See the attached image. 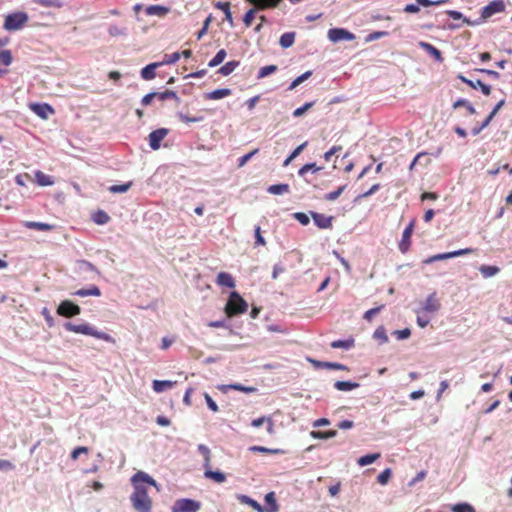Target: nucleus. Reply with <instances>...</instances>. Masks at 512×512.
<instances>
[{
    "mask_svg": "<svg viewBox=\"0 0 512 512\" xmlns=\"http://www.w3.org/2000/svg\"><path fill=\"white\" fill-rule=\"evenodd\" d=\"M133 493L131 494L132 507L136 512H151L152 500L147 494L149 486L157 487L155 479L148 474L138 471L131 477Z\"/></svg>",
    "mask_w": 512,
    "mask_h": 512,
    "instance_id": "nucleus-1",
    "label": "nucleus"
},
{
    "mask_svg": "<svg viewBox=\"0 0 512 512\" xmlns=\"http://www.w3.org/2000/svg\"><path fill=\"white\" fill-rule=\"evenodd\" d=\"M74 272L83 280L93 281L100 276V271L91 262L79 259L74 263Z\"/></svg>",
    "mask_w": 512,
    "mask_h": 512,
    "instance_id": "nucleus-2",
    "label": "nucleus"
},
{
    "mask_svg": "<svg viewBox=\"0 0 512 512\" xmlns=\"http://www.w3.org/2000/svg\"><path fill=\"white\" fill-rule=\"evenodd\" d=\"M64 327H66V330H68V331L80 333L82 335H90L92 337H95L96 339H101L106 342H113V338H111L109 334L104 333V332H99V331L95 330L94 328L88 326L87 323H81V324L76 325L71 322H67L66 325H64Z\"/></svg>",
    "mask_w": 512,
    "mask_h": 512,
    "instance_id": "nucleus-3",
    "label": "nucleus"
},
{
    "mask_svg": "<svg viewBox=\"0 0 512 512\" xmlns=\"http://www.w3.org/2000/svg\"><path fill=\"white\" fill-rule=\"evenodd\" d=\"M248 308L247 302L241 297V295L233 291L230 293L228 301L225 306V311L229 317L236 316L245 312Z\"/></svg>",
    "mask_w": 512,
    "mask_h": 512,
    "instance_id": "nucleus-4",
    "label": "nucleus"
},
{
    "mask_svg": "<svg viewBox=\"0 0 512 512\" xmlns=\"http://www.w3.org/2000/svg\"><path fill=\"white\" fill-rule=\"evenodd\" d=\"M29 20L26 12L17 11L6 15L3 28L7 31H17L22 29Z\"/></svg>",
    "mask_w": 512,
    "mask_h": 512,
    "instance_id": "nucleus-5",
    "label": "nucleus"
},
{
    "mask_svg": "<svg viewBox=\"0 0 512 512\" xmlns=\"http://www.w3.org/2000/svg\"><path fill=\"white\" fill-rule=\"evenodd\" d=\"M201 509V503L189 498H182L175 501L172 512H198Z\"/></svg>",
    "mask_w": 512,
    "mask_h": 512,
    "instance_id": "nucleus-6",
    "label": "nucleus"
},
{
    "mask_svg": "<svg viewBox=\"0 0 512 512\" xmlns=\"http://www.w3.org/2000/svg\"><path fill=\"white\" fill-rule=\"evenodd\" d=\"M472 252H474V249H472V248H464V249H459V250L452 251V252L440 253V254H436V255H433V256H430V257L424 259L423 263L424 264H431V263H434L436 261L447 260V259H451V258H454V257L470 254Z\"/></svg>",
    "mask_w": 512,
    "mask_h": 512,
    "instance_id": "nucleus-7",
    "label": "nucleus"
},
{
    "mask_svg": "<svg viewBox=\"0 0 512 512\" xmlns=\"http://www.w3.org/2000/svg\"><path fill=\"white\" fill-rule=\"evenodd\" d=\"M328 39L333 43L352 41L355 35L344 28H331L328 30Z\"/></svg>",
    "mask_w": 512,
    "mask_h": 512,
    "instance_id": "nucleus-8",
    "label": "nucleus"
},
{
    "mask_svg": "<svg viewBox=\"0 0 512 512\" xmlns=\"http://www.w3.org/2000/svg\"><path fill=\"white\" fill-rule=\"evenodd\" d=\"M504 10L505 4L503 0H493L481 9V18L486 20L497 13L503 12Z\"/></svg>",
    "mask_w": 512,
    "mask_h": 512,
    "instance_id": "nucleus-9",
    "label": "nucleus"
},
{
    "mask_svg": "<svg viewBox=\"0 0 512 512\" xmlns=\"http://www.w3.org/2000/svg\"><path fill=\"white\" fill-rule=\"evenodd\" d=\"M29 108L33 113L44 120L48 119L51 115L54 114L53 107L47 103H30Z\"/></svg>",
    "mask_w": 512,
    "mask_h": 512,
    "instance_id": "nucleus-10",
    "label": "nucleus"
},
{
    "mask_svg": "<svg viewBox=\"0 0 512 512\" xmlns=\"http://www.w3.org/2000/svg\"><path fill=\"white\" fill-rule=\"evenodd\" d=\"M57 312L60 316L70 318L78 315L80 313V308L72 301L65 300L60 303L57 308Z\"/></svg>",
    "mask_w": 512,
    "mask_h": 512,
    "instance_id": "nucleus-11",
    "label": "nucleus"
},
{
    "mask_svg": "<svg viewBox=\"0 0 512 512\" xmlns=\"http://www.w3.org/2000/svg\"><path fill=\"white\" fill-rule=\"evenodd\" d=\"M169 130L167 128H159L153 130L148 135L149 146L152 150H158L161 145V141L168 135Z\"/></svg>",
    "mask_w": 512,
    "mask_h": 512,
    "instance_id": "nucleus-12",
    "label": "nucleus"
},
{
    "mask_svg": "<svg viewBox=\"0 0 512 512\" xmlns=\"http://www.w3.org/2000/svg\"><path fill=\"white\" fill-rule=\"evenodd\" d=\"M414 229V221H411L402 233L401 241L399 242V250L406 253L411 245V236Z\"/></svg>",
    "mask_w": 512,
    "mask_h": 512,
    "instance_id": "nucleus-13",
    "label": "nucleus"
},
{
    "mask_svg": "<svg viewBox=\"0 0 512 512\" xmlns=\"http://www.w3.org/2000/svg\"><path fill=\"white\" fill-rule=\"evenodd\" d=\"M314 224L320 229H330L332 227V216H325L318 212H311Z\"/></svg>",
    "mask_w": 512,
    "mask_h": 512,
    "instance_id": "nucleus-14",
    "label": "nucleus"
},
{
    "mask_svg": "<svg viewBox=\"0 0 512 512\" xmlns=\"http://www.w3.org/2000/svg\"><path fill=\"white\" fill-rule=\"evenodd\" d=\"M462 82L468 84L473 89H481L482 93L486 96H488L491 93V87L485 83H483L481 80H470L465 78L464 76H459Z\"/></svg>",
    "mask_w": 512,
    "mask_h": 512,
    "instance_id": "nucleus-15",
    "label": "nucleus"
},
{
    "mask_svg": "<svg viewBox=\"0 0 512 512\" xmlns=\"http://www.w3.org/2000/svg\"><path fill=\"white\" fill-rule=\"evenodd\" d=\"M309 362L312 363L313 366L316 368H327L332 370L347 371V366L342 363L321 362L314 359H309Z\"/></svg>",
    "mask_w": 512,
    "mask_h": 512,
    "instance_id": "nucleus-16",
    "label": "nucleus"
},
{
    "mask_svg": "<svg viewBox=\"0 0 512 512\" xmlns=\"http://www.w3.org/2000/svg\"><path fill=\"white\" fill-rule=\"evenodd\" d=\"M249 3L256 5L259 10L274 9L278 7L282 0H247Z\"/></svg>",
    "mask_w": 512,
    "mask_h": 512,
    "instance_id": "nucleus-17",
    "label": "nucleus"
},
{
    "mask_svg": "<svg viewBox=\"0 0 512 512\" xmlns=\"http://www.w3.org/2000/svg\"><path fill=\"white\" fill-rule=\"evenodd\" d=\"M216 283L219 286L228 287V288H234L235 287V280L232 277L231 274L227 272H220L217 275Z\"/></svg>",
    "mask_w": 512,
    "mask_h": 512,
    "instance_id": "nucleus-18",
    "label": "nucleus"
},
{
    "mask_svg": "<svg viewBox=\"0 0 512 512\" xmlns=\"http://www.w3.org/2000/svg\"><path fill=\"white\" fill-rule=\"evenodd\" d=\"M205 469V477L216 482L217 484L224 483L226 480V476L224 473L220 471H212L211 470V464H208L207 468Z\"/></svg>",
    "mask_w": 512,
    "mask_h": 512,
    "instance_id": "nucleus-19",
    "label": "nucleus"
},
{
    "mask_svg": "<svg viewBox=\"0 0 512 512\" xmlns=\"http://www.w3.org/2000/svg\"><path fill=\"white\" fill-rule=\"evenodd\" d=\"M73 294L75 296H79V297H88V296L99 297L101 295V291L97 286L91 285L88 288L78 289Z\"/></svg>",
    "mask_w": 512,
    "mask_h": 512,
    "instance_id": "nucleus-20",
    "label": "nucleus"
},
{
    "mask_svg": "<svg viewBox=\"0 0 512 512\" xmlns=\"http://www.w3.org/2000/svg\"><path fill=\"white\" fill-rule=\"evenodd\" d=\"M23 226L27 229L38 231H51L54 228L51 224L36 221H24Z\"/></svg>",
    "mask_w": 512,
    "mask_h": 512,
    "instance_id": "nucleus-21",
    "label": "nucleus"
},
{
    "mask_svg": "<svg viewBox=\"0 0 512 512\" xmlns=\"http://www.w3.org/2000/svg\"><path fill=\"white\" fill-rule=\"evenodd\" d=\"M35 181L39 186L43 187L52 186L55 183L52 176L47 175L40 170L35 172Z\"/></svg>",
    "mask_w": 512,
    "mask_h": 512,
    "instance_id": "nucleus-22",
    "label": "nucleus"
},
{
    "mask_svg": "<svg viewBox=\"0 0 512 512\" xmlns=\"http://www.w3.org/2000/svg\"><path fill=\"white\" fill-rule=\"evenodd\" d=\"M419 46L425 50L430 56H432L436 61H442V54L439 49L427 42H420Z\"/></svg>",
    "mask_w": 512,
    "mask_h": 512,
    "instance_id": "nucleus-23",
    "label": "nucleus"
},
{
    "mask_svg": "<svg viewBox=\"0 0 512 512\" xmlns=\"http://www.w3.org/2000/svg\"><path fill=\"white\" fill-rule=\"evenodd\" d=\"M160 65H162V63H151V64L146 65L144 68H142V70L140 72L141 77L144 80L154 79L156 76L155 70Z\"/></svg>",
    "mask_w": 512,
    "mask_h": 512,
    "instance_id": "nucleus-24",
    "label": "nucleus"
},
{
    "mask_svg": "<svg viewBox=\"0 0 512 512\" xmlns=\"http://www.w3.org/2000/svg\"><path fill=\"white\" fill-rule=\"evenodd\" d=\"M169 12V8L161 5H151L146 7L145 13L148 16H159L162 17Z\"/></svg>",
    "mask_w": 512,
    "mask_h": 512,
    "instance_id": "nucleus-25",
    "label": "nucleus"
},
{
    "mask_svg": "<svg viewBox=\"0 0 512 512\" xmlns=\"http://www.w3.org/2000/svg\"><path fill=\"white\" fill-rule=\"evenodd\" d=\"M231 94V90L228 88L216 89L214 91L205 94V99L208 100H219L225 98Z\"/></svg>",
    "mask_w": 512,
    "mask_h": 512,
    "instance_id": "nucleus-26",
    "label": "nucleus"
},
{
    "mask_svg": "<svg viewBox=\"0 0 512 512\" xmlns=\"http://www.w3.org/2000/svg\"><path fill=\"white\" fill-rule=\"evenodd\" d=\"M174 385H175L174 381H160V380L152 381V389H154V391L156 393H162L166 389L173 388Z\"/></svg>",
    "mask_w": 512,
    "mask_h": 512,
    "instance_id": "nucleus-27",
    "label": "nucleus"
},
{
    "mask_svg": "<svg viewBox=\"0 0 512 512\" xmlns=\"http://www.w3.org/2000/svg\"><path fill=\"white\" fill-rule=\"evenodd\" d=\"M355 345V340L353 338H348L345 340H336L331 342L332 349H345L348 350Z\"/></svg>",
    "mask_w": 512,
    "mask_h": 512,
    "instance_id": "nucleus-28",
    "label": "nucleus"
},
{
    "mask_svg": "<svg viewBox=\"0 0 512 512\" xmlns=\"http://www.w3.org/2000/svg\"><path fill=\"white\" fill-rule=\"evenodd\" d=\"M333 387H335L338 391H351L352 389H356L359 387V383L351 382V381H337L335 384H333Z\"/></svg>",
    "mask_w": 512,
    "mask_h": 512,
    "instance_id": "nucleus-29",
    "label": "nucleus"
},
{
    "mask_svg": "<svg viewBox=\"0 0 512 512\" xmlns=\"http://www.w3.org/2000/svg\"><path fill=\"white\" fill-rule=\"evenodd\" d=\"M336 430H328V431H312L310 432V437L319 440H327L336 437Z\"/></svg>",
    "mask_w": 512,
    "mask_h": 512,
    "instance_id": "nucleus-30",
    "label": "nucleus"
},
{
    "mask_svg": "<svg viewBox=\"0 0 512 512\" xmlns=\"http://www.w3.org/2000/svg\"><path fill=\"white\" fill-rule=\"evenodd\" d=\"M295 35V32L283 33L279 40L280 46L285 49L291 47L295 41Z\"/></svg>",
    "mask_w": 512,
    "mask_h": 512,
    "instance_id": "nucleus-31",
    "label": "nucleus"
},
{
    "mask_svg": "<svg viewBox=\"0 0 512 512\" xmlns=\"http://www.w3.org/2000/svg\"><path fill=\"white\" fill-rule=\"evenodd\" d=\"M439 308L438 300L436 299L434 294H431L427 297L423 304V310L427 312L436 311Z\"/></svg>",
    "mask_w": 512,
    "mask_h": 512,
    "instance_id": "nucleus-32",
    "label": "nucleus"
},
{
    "mask_svg": "<svg viewBox=\"0 0 512 512\" xmlns=\"http://www.w3.org/2000/svg\"><path fill=\"white\" fill-rule=\"evenodd\" d=\"M479 271L484 278H490L497 275L500 269L497 266L481 265Z\"/></svg>",
    "mask_w": 512,
    "mask_h": 512,
    "instance_id": "nucleus-33",
    "label": "nucleus"
},
{
    "mask_svg": "<svg viewBox=\"0 0 512 512\" xmlns=\"http://www.w3.org/2000/svg\"><path fill=\"white\" fill-rule=\"evenodd\" d=\"M290 191V187L288 184H274L270 185L267 188V192L273 195H281L284 193H288Z\"/></svg>",
    "mask_w": 512,
    "mask_h": 512,
    "instance_id": "nucleus-34",
    "label": "nucleus"
},
{
    "mask_svg": "<svg viewBox=\"0 0 512 512\" xmlns=\"http://www.w3.org/2000/svg\"><path fill=\"white\" fill-rule=\"evenodd\" d=\"M215 7L222 11V14H225V20L230 24L233 23L232 14L230 11V3L229 2H217Z\"/></svg>",
    "mask_w": 512,
    "mask_h": 512,
    "instance_id": "nucleus-35",
    "label": "nucleus"
},
{
    "mask_svg": "<svg viewBox=\"0 0 512 512\" xmlns=\"http://www.w3.org/2000/svg\"><path fill=\"white\" fill-rule=\"evenodd\" d=\"M197 449L203 457V468H207V466L211 463V451L206 445L203 444L198 445Z\"/></svg>",
    "mask_w": 512,
    "mask_h": 512,
    "instance_id": "nucleus-36",
    "label": "nucleus"
},
{
    "mask_svg": "<svg viewBox=\"0 0 512 512\" xmlns=\"http://www.w3.org/2000/svg\"><path fill=\"white\" fill-rule=\"evenodd\" d=\"M239 66L238 61H229L220 67L218 72L223 76L230 75Z\"/></svg>",
    "mask_w": 512,
    "mask_h": 512,
    "instance_id": "nucleus-37",
    "label": "nucleus"
},
{
    "mask_svg": "<svg viewBox=\"0 0 512 512\" xmlns=\"http://www.w3.org/2000/svg\"><path fill=\"white\" fill-rule=\"evenodd\" d=\"M156 98L159 100V101H165V100H168V99H173L175 100L177 103L180 102V98L178 97V95L176 94V92L172 91V90H166L164 92H156Z\"/></svg>",
    "mask_w": 512,
    "mask_h": 512,
    "instance_id": "nucleus-38",
    "label": "nucleus"
},
{
    "mask_svg": "<svg viewBox=\"0 0 512 512\" xmlns=\"http://www.w3.org/2000/svg\"><path fill=\"white\" fill-rule=\"evenodd\" d=\"M462 106H466L468 114L473 115L476 113L474 106L466 99L460 98L453 103V108L457 109Z\"/></svg>",
    "mask_w": 512,
    "mask_h": 512,
    "instance_id": "nucleus-39",
    "label": "nucleus"
},
{
    "mask_svg": "<svg viewBox=\"0 0 512 512\" xmlns=\"http://www.w3.org/2000/svg\"><path fill=\"white\" fill-rule=\"evenodd\" d=\"M226 55H227V53H226L225 49H220L216 53V55L209 61L208 66L210 68H213V67L220 65L224 61Z\"/></svg>",
    "mask_w": 512,
    "mask_h": 512,
    "instance_id": "nucleus-40",
    "label": "nucleus"
},
{
    "mask_svg": "<svg viewBox=\"0 0 512 512\" xmlns=\"http://www.w3.org/2000/svg\"><path fill=\"white\" fill-rule=\"evenodd\" d=\"M379 458H380V454L379 453L367 454V455H364L363 457H360L358 459V465H360L362 467L363 466H367V465L372 464L373 462H375Z\"/></svg>",
    "mask_w": 512,
    "mask_h": 512,
    "instance_id": "nucleus-41",
    "label": "nucleus"
},
{
    "mask_svg": "<svg viewBox=\"0 0 512 512\" xmlns=\"http://www.w3.org/2000/svg\"><path fill=\"white\" fill-rule=\"evenodd\" d=\"M278 70V67L276 65H267L264 67H261L258 71L257 78L263 79L273 73H275Z\"/></svg>",
    "mask_w": 512,
    "mask_h": 512,
    "instance_id": "nucleus-42",
    "label": "nucleus"
},
{
    "mask_svg": "<svg viewBox=\"0 0 512 512\" xmlns=\"http://www.w3.org/2000/svg\"><path fill=\"white\" fill-rule=\"evenodd\" d=\"M109 220H110L109 215L102 210L98 211L97 213H95L93 215V221L98 225H104V224L108 223Z\"/></svg>",
    "mask_w": 512,
    "mask_h": 512,
    "instance_id": "nucleus-43",
    "label": "nucleus"
},
{
    "mask_svg": "<svg viewBox=\"0 0 512 512\" xmlns=\"http://www.w3.org/2000/svg\"><path fill=\"white\" fill-rule=\"evenodd\" d=\"M347 185L344 184L338 187L336 190L325 194L324 199L327 201H335L346 189Z\"/></svg>",
    "mask_w": 512,
    "mask_h": 512,
    "instance_id": "nucleus-44",
    "label": "nucleus"
},
{
    "mask_svg": "<svg viewBox=\"0 0 512 512\" xmlns=\"http://www.w3.org/2000/svg\"><path fill=\"white\" fill-rule=\"evenodd\" d=\"M306 145H307V142H304L301 145H299L297 148H295L292 151V153L284 160L283 166H288L290 164V162L302 152V150L306 147Z\"/></svg>",
    "mask_w": 512,
    "mask_h": 512,
    "instance_id": "nucleus-45",
    "label": "nucleus"
},
{
    "mask_svg": "<svg viewBox=\"0 0 512 512\" xmlns=\"http://www.w3.org/2000/svg\"><path fill=\"white\" fill-rule=\"evenodd\" d=\"M33 2L47 8H60L62 6L61 0H33Z\"/></svg>",
    "mask_w": 512,
    "mask_h": 512,
    "instance_id": "nucleus-46",
    "label": "nucleus"
},
{
    "mask_svg": "<svg viewBox=\"0 0 512 512\" xmlns=\"http://www.w3.org/2000/svg\"><path fill=\"white\" fill-rule=\"evenodd\" d=\"M131 186H132V182H127V183H124L121 185H112L108 188V190L114 194L125 193L130 189Z\"/></svg>",
    "mask_w": 512,
    "mask_h": 512,
    "instance_id": "nucleus-47",
    "label": "nucleus"
},
{
    "mask_svg": "<svg viewBox=\"0 0 512 512\" xmlns=\"http://www.w3.org/2000/svg\"><path fill=\"white\" fill-rule=\"evenodd\" d=\"M312 75L311 71H306L302 75L298 76L296 79L292 81V83L289 86V90L295 89L298 85L303 83L305 80H307Z\"/></svg>",
    "mask_w": 512,
    "mask_h": 512,
    "instance_id": "nucleus-48",
    "label": "nucleus"
},
{
    "mask_svg": "<svg viewBox=\"0 0 512 512\" xmlns=\"http://www.w3.org/2000/svg\"><path fill=\"white\" fill-rule=\"evenodd\" d=\"M373 337L375 340L379 341V344L388 342V337L383 326H379L378 329L374 331Z\"/></svg>",
    "mask_w": 512,
    "mask_h": 512,
    "instance_id": "nucleus-49",
    "label": "nucleus"
},
{
    "mask_svg": "<svg viewBox=\"0 0 512 512\" xmlns=\"http://www.w3.org/2000/svg\"><path fill=\"white\" fill-rule=\"evenodd\" d=\"M391 476H392L391 468H386L383 470V472L379 473V475L377 477V481L381 485H386V484H388V481L391 479Z\"/></svg>",
    "mask_w": 512,
    "mask_h": 512,
    "instance_id": "nucleus-50",
    "label": "nucleus"
},
{
    "mask_svg": "<svg viewBox=\"0 0 512 512\" xmlns=\"http://www.w3.org/2000/svg\"><path fill=\"white\" fill-rule=\"evenodd\" d=\"M265 500L268 505H270V508H268L267 512H277L278 506L275 499V494L273 492H270L266 494Z\"/></svg>",
    "mask_w": 512,
    "mask_h": 512,
    "instance_id": "nucleus-51",
    "label": "nucleus"
},
{
    "mask_svg": "<svg viewBox=\"0 0 512 512\" xmlns=\"http://www.w3.org/2000/svg\"><path fill=\"white\" fill-rule=\"evenodd\" d=\"M492 119L493 117L491 115H488L485 120H482V123L480 125L472 128V135H478L484 128H486L491 123Z\"/></svg>",
    "mask_w": 512,
    "mask_h": 512,
    "instance_id": "nucleus-52",
    "label": "nucleus"
},
{
    "mask_svg": "<svg viewBox=\"0 0 512 512\" xmlns=\"http://www.w3.org/2000/svg\"><path fill=\"white\" fill-rule=\"evenodd\" d=\"M418 6L430 7L439 6L448 2V0H416Z\"/></svg>",
    "mask_w": 512,
    "mask_h": 512,
    "instance_id": "nucleus-53",
    "label": "nucleus"
},
{
    "mask_svg": "<svg viewBox=\"0 0 512 512\" xmlns=\"http://www.w3.org/2000/svg\"><path fill=\"white\" fill-rule=\"evenodd\" d=\"M177 116H178V118L182 122L187 123V124L201 122L203 120L202 116H193V117H191V116H188V115H186L184 113H178Z\"/></svg>",
    "mask_w": 512,
    "mask_h": 512,
    "instance_id": "nucleus-54",
    "label": "nucleus"
},
{
    "mask_svg": "<svg viewBox=\"0 0 512 512\" xmlns=\"http://www.w3.org/2000/svg\"><path fill=\"white\" fill-rule=\"evenodd\" d=\"M13 57L10 50H2L0 51V62L5 65L9 66L12 63Z\"/></svg>",
    "mask_w": 512,
    "mask_h": 512,
    "instance_id": "nucleus-55",
    "label": "nucleus"
},
{
    "mask_svg": "<svg viewBox=\"0 0 512 512\" xmlns=\"http://www.w3.org/2000/svg\"><path fill=\"white\" fill-rule=\"evenodd\" d=\"M260 11L256 6L255 8H252L250 10H248L245 15H244V18H243V22L246 26H250L253 22V19L255 17V14H256V11Z\"/></svg>",
    "mask_w": 512,
    "mask_h": 512,
    "instance_id": "nucleus-56",
    "label": "nucleus"
},
{
    "mask_svg": "<svg viewBox=\"0 0 512 512\" xmlns=\"http://www.w3.org/2000/svg\"><path fill=\"white\" fill-rule=\"evenodd\" d=\"M181 54L179 52H174L171 54H165L162 64H174L180 59Z\"/></svg>",
    "mask_w": 512,
    "mask_h": 512,
    "instance_id": "nucleus-57",
    "label": "nucleus"
},
{
    "mask_svg": "<svg viewBox=\"0 0 512 512\" xmlns=\"http://www.w3.org/2000/svg\"><path fill=\"white\" fill-rule=\"evenodd\" d=\"M80 454L87 455L88 454V448L86 446H77L71 452V459L73 461H76Z\"/></svg>",
    "mask_w": 512,
    "mask_h": 512,
    "instance_id": "nucleus-58",
    "label": "nucleus"
},
{
    "mask_svg": "<svg viewBox=\"0 0 512 512\" xmlns=\"http://www.w3.org/2000/svg\"><path fill=\"white\" fill-rule=\"evenodd\" d=\"M453 512H475L471 504H456L452 507Z\"/></svg>",
    "mask_w": 512,
    "mask_h": 512,
    "instance_id": "nucleus-59",
    "label": "nucleus"
},
{
    "mask_svg": "<svg viewBox=\"0 0 512 512\" xmlns=\"http://www.w3.org/2000/svg\"><path fill=\"white\" fill-rule=\"evenodd\" d=\"M176 341L175 335L172 336H166L163 339H161L160 349L167 350L170 348L172 344Z\"/></svg>",
    "mask_w": 512,
    "mask_h": 512,
    "instance_id": "nucleus-60",
    "label": "nucleus"
},
{
    "mask_svg": "<svg viewBox=\"0 0 512 512\" xmlns=\"http://www.w3.org/2000/svg\"><path fill=\"white\" fill-rule=\"evenodd\" d=\"M109 35L115 37L126 34V28L118 27L117 25H110L108 28Z\"/></svg>",
    "mask_w": 512,
    "mask_h": 512,
    "instance_id": "nucleus-61",
    "label": "nucleus"
},
{
    "mask_svg": "<svg viewBox=\"0 0 512 512\" xmlns=\"http://www.w3.org/2000/svg\"><path fill=\"white\" fill-rule=\"evenodd\" d=\"M258 149H254L253 151L243 155L238 159V167H243L254 155L258 153Z\"/></svg>",
    "mask_w": 512,
    "mask_h": 512,
    "instance_id": "nucleus-62",
    "label": "nucleus"
},
{
    "mask_svg": "<svg viewBox=\"0 0 512 512\" xmlns=\"http://www.w3.org/2000/svg\"><path fill=\"white\" fill-rule=\"evenodd\" d=\"M392 335L396 336L398 340H404L410 337L411 331L409 328H405L403 330H395L392 332Z\"/></svg>",
    "mask_w": 512,
    "mask_h": 512,
    "instance_id": "nucleus-63",
    "label": "nucleus"
},
{
    "mask_svg": "<svg viewBox=\"0 0 512 512\" xmlns=\"http://www.w3.org/2000/svg\"><path fill=\"white\" fill-rule=\"evenodd\" d=\"M313 106V102H307L303 106L297 108L293 112L294 117H301L306 111Z\"/></svg>",
    "mask_w": 512,
    "mask_h": 512,
    "instance_id": "nucleus-64",
    "label": "nucleus"
}]
</instances>
